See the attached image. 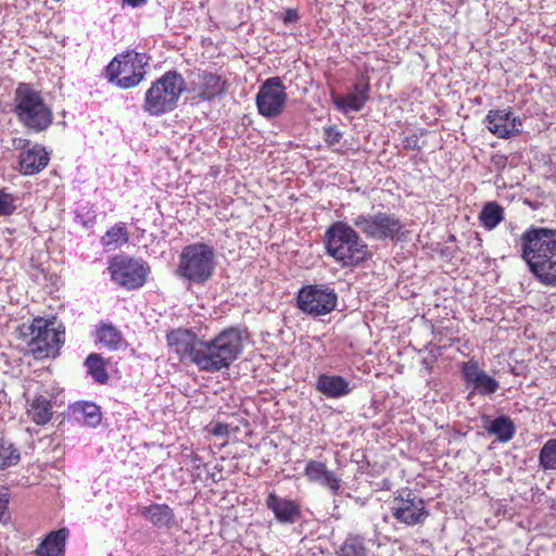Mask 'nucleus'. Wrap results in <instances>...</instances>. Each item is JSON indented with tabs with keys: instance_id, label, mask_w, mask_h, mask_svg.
Returning <instances> with one entry per match:
<instances>
[{
	"instance_id": "5701e85b",
	"label": "nucleus",
	"mask_w": 556,
	"mask_h": 556,
	"mask_svg": "<svg viewBox=\"0 0 556 556\" xmlns=\"http://www.w3.org/2000/svg\"><path fill=\"white\" fill-rule=\"evenodd\" d=\"M67 536L68 530L65 528L50 532L37 547V556H61L64 552Z\"/></svg>"
},
{
	"instance_id": "aec40b11",
	"label": "nucleus",
	"mask_w": 556,
	"mask_h": 556,
	"mask_svg": "<svg viewBox=\"0 0 556 556\" xmlns=\"http://www.w3.org/2000/svg\"><path fill=\"white\" fill-rule=\"evenodd\" d=\"M49 159V154L45 148L36 144L21 154V172L24 175H33L39 173L48 165Z\"/></svg>"
},
{
	"instance_id": "ea45409f",
	"label": "nucleus",
	"mask_w": 556,
	"mask_h": 556,
	"mask_svg": "<svg viewBox=\"0 0 556 556\" xmlns=\"http://www.w3.org/2000/svg\"><path fill=\"white\" fill-rule=\"evenodd\" d=\"M123 2L131 8H138L146 4L147 0H123Z\"/></svg>"
},
{
	"instance_id": "f257e3e1",
	"label": "nucleus",
	"mask_w": 556,
	"mask_h": 556,
	"mask_svg": "<svg viewBox=\"0 0 556 556\" xmlns=\"http://www.w3.org/2000/svg\"><path fill=\"white\" fill-rule=\"evenodd\" d=\"M522 258L538 280L556 287V230L531 228L521 236Z\"/></svg>"
},
{
	"instance_id": "cd10ccee",
	"label": "nucleus",
	"mask_w": 556,
	"mask_h": 556,
	"mask_svg": "<svg viewBox=\"0 0 556 556\" xmlns=\"http://www.w3.org/2000/svg\"><path fill=\"white\" fill-rule=\"evenodd\" d=\"M479 218L486 229H494L504 218L503 207L495 202L486 203L480 212Z\"/></svg>"
},
{
	"instance_id": "c756f323",
	"label": "nucleus",
	"mask_w": 556,
	"mask_h": 556,
	"mask_svg": "<svg viewBox=\"0 0 556 556\" xmlns=\"http://www.w3.org/2000/svg\"><path fill=\"white\" fill-rule=\"evenodd\" d=\"M332 99L334 105L342 112H358L366 104V98L357 97L356 94L351 92L345 97L333 96Z\"/></svg>"
},
{
	"instance_id": "a19ab883",
	"label": "nucleus",
	"mask_w": 556,
	"mask_h": 556,
	"mask_svg": "<svg viewBox=\"0 0 556 556\" xmlns=\"http://www.w3.org/2000/svg\"><path fill=\"white\" fill-rule=\"evenodd\" d=\"M213 433L216 434V435L226 434L227 433V426L226 425H222V424L216 425V427L213 430Z\"/></svg>"
},
{
	"instance_id": "c9c22d12",
	"label": "nucleus",
	"mask_w": 556,
	"mask_h": 556,
	"mask_svg": "<svg viewBox=\"0 0 556 556\" xmlns=\"http://www.w3.org/2000/svg\"><path fill=\"white\" fill-rule=\"evenodd\" d=\"M10 502V493L7 489L0 490V522H7L10 519L8 505Z\"/></svg>"
},
{
	"instance_id": "f3484780",
	"label": "nucleus",
	"mask_w": 556,
	"mask_h": 556,
	"mask_svg": "<svg viewBox=\"0 0 556 556\" xmlns=\"http://www.w3.org/2000/svg\"><path fill=\"white\" fill-rule=\"evenodd\" d=\"M228 84L219 75L208 72H198L191 81V89L197 98L202 101H211L226 92Z\"/></svg>"
},
{
	"instance_id": "4468645a",
	"label": "nucleus",
	"mask_w": 556,
	"mask_h": 556,
	"mask_svg": "<svg viewBox=\"0 0 556 556\" xmlns=\"http://www.w3.org/2000/svg\"><path fill=\"white\" fill-rule=\"evenodd\" d=\"M462 376L466 388L470 390V395H491L500 388V383L482 370L476 361L463 363Z\"/></svg>"
},
{
	"instance_id": "7ed1b4c3",
	"label": "nucleus",
	"mask_w": 556,
	"mask_h": 556,
	"mask_svg": "<svg viewBox=\"0 0 556 556\" xmlns=\"http://www.w3.org/2000/svg\"><path fill=\"white\" fill-rule=\"evenodd\" d=\"M326 248L329 255L343 266L358 264L367 254V244L351 226L343 222H337L328 228Z\"/></svg>"
},
{
	"instance_id": "412c9836",
	"label": "nucleus",
	"mask_w": 556,
	"mask_h": 556,
	"mask_svg": "<svg viewBox=\"0 0 556 556\" xmlns=\"http://www.w3.org/2000/svg\"><path fill=\"white\" fill-rule=\"evenodd\" d=\"M139 514L157 528H170L175 522L174 510L166 504H150L141 506Z\"/></svg>"
},
{
	"instance_id": "39448f33",
	"label": "nucleus",
	"mask_w": 556,
	"mask_h": 556,
	"mask_svg": "<svg viewBox=\"0 0 556 556\" xmlns=\"http://www.w3.org/2000/svg\"><path fill=\"white\" fill-rule=\"evenodd\" d=\"M14 102V112L25 127L42 131L52 124L51 109L31 86L20 84L15 90Z\"/></svg>"
},
{
	"instance_id": "f03ea898",
	"label": "nucleus",
	"mask_w": 556,
	"mask_h": 556,
	"mask_svg": "<svg viewBox=\"0 0 556 556\" xmlns=\"http://www.w3.org/2000/svg\"><path fill=\"white\" fill-rule=\"evenodd\" d=\"M242 348V332L236 328L226 329L213 340L202 341L197 354V367L211 372L228 368L238 358Z\"/></svg>"
},
{
	"instance_id": "a878e982",
	"label": "nucleus",
	"mask_w": 556,
	"mask_h": 556,
	"mask_svg": "<svg viewBox=\"0 0 556 556\" xmlns=\"http://www.w3.org/2000/svg\"><path fill=\"white\" fill-rule=\"evenodd\" d=\"M52 406L50 401L40 395L35 397L27 412L29 418L37 425H46L52 416Z\"/></svg>"
},
{
	"instance_id": "2f4dec72",
	"label": "nucleus",
	"mask_w": 556,
	"mask_h": 556,
	"mask_svg": "<svg viewBox=\"0 0 556 556\" xmlns=\"http://www.w3.org/2000/svg\"><path fill=\"white\" fill-rule=\"evenodd\" d=\"M85 364L94 380L101 383L108 380V374L105 371L103 361L98 354H90Z\"/></svg>"
},
{
	"instance_id": "393cba45",
	"label": "nucleus",
	"mask_w": 556,
	"mask_h": 556,
	"mask_svg": "<svg viewBox=\"0 0 556 556\" xmlns=\"http://www.w3.org/2000/svg\"><path fill=\"white\" fill-rule=\"evenodd\" d=\"M97 338L111 351H116L125 344L122 333L111 324H101L97 330Z\"/></svg>"
},
{
	"instance_id": "dca6fc26",
	"label": "nucleus",
	"mask_w": 556,
	"mask_h": 556,
	"mask_svg": "<svg viewBox=\"0 0 556 556\" xmlns=\"http://www.w3.org/2000/svg\"><path fill=\"white\" fill-rule=\"evenodd\" d=\"M490 132L497 138H510L520 134L521 121L507 110H491L484 119Z\"/></svg>"
},
{
	"instance_id": "473e14b6",
	"label": "nucleus",
	"mask_w": 556,
	"mask_h": 556,
	"mask_svg": "<svg viewBox=\"0 0 556 556\" xmlns=\"http://www.w3.org/2000/svg\"><path fill=\"white\" fill-rule=\"evenodd\" d=\"M20 453L13 445L4 440H0V469L17 464Z\"/></svg>"
},
{
	"instance_id": "72a5a7b5",
	"label": "nucleus",
	"mask_w": 556,
	"mask_h": 556,
	"mask_svg": "<svg viewBox=\"0 0 556 556\" xmlns=\"http://www.w3.org/2000/svg\"><path fill=\"white\" fill-rule=\"evenodd\" d=\"M339 556H367L363 539L358 536L346 539Z\"/></svg>"
},
{
	"instance_id": "c03bdc74",
	"label": "nucleus",
	"mask_w": 556,
	"mask_h": 556,
	"mask_svg": "<svg viewBox=\"0 0 556 556\" xmlns=\"http://www.w3.org/2000/svg\"><path fill=\"white\" fill-rule=\"evenodd\" d=\"M414 143H416V140H414ZM415 146H416V144H413V142L407 141V147H408V148H414Z\"/></svg>"
},
{
	"instance_id": "0eeeda50",
	"label": "nucleus",
	"mask_w": 556,
	"mask_h": 556,
	"mask_svg": "<svg viewBox=\"0 0 556 556\" xmlns=\"http://www.w3.org/2000/svg\"><path fill=\"white\" fill-rule=\"evenodd\" d=\"M22 329V336L29 337L28 345L35 358L54 357L58 355L61 344L64 342L65 328L54 327V320L37 317L33 323Z\"/></svg>"
},
{
	"instance_id": "423d86ee",
	"label": "nucleus",
	"mask_w": 556,
	"mask_h": 556,
	"mask_svg": "<svg viewBox=\"0 0 556 556\" xmlns=\"http://www.w3.org/2000/svg\"><path fill=\"white\" fill-rule=\"evenodd\" d=\"M215 266L214 249L205 243H192L182 249L175 273L190 283L203 285L213 276Z\"/></svg>"
},
{
	"instance_id": "20e7f679",
	"label": "nucleus",
	"mask_w": 556,
	"mask_h": 556,
	"mask_svg": "<svg viewBox=\"0 0 556 556\" xmlns=\"http://www.w3.org/2000/svg\"><path fill=\"white\" fill-rule=\"evenodd\" d=\"M185 91L184 77L176 71H169L147 90L143 109L155 116L173 111Z\"/></svg>"
},
{
	"instance_id": "bb28decb",
	"label": "nucleus",
	"mask_w": 556,
	"mask_h": 556,
	"mask_svg": "<svg viewBox=\"0 0 556 556\" xmlns=\"http://www.w3.org/2000/svg\"><path fill=\"white\" fill-rule=\"evenodd\" d=\"M486 431L490 434L495 435L498 441L507 442L515 434V426L510 418L506 416H500L491 421V424L486 427Z\"/></svg>"
},
{
	"instance_id": "79ce46f5",
	"label": "nucleus",
	"mask_w": 556,
	"mask_h": 556,
	"mask_svg": "<svg viewBox=\"0 0 556 556\" xmlns=\"http://www.w3.org/2000/svg\"><path fill=\"white\" fill-rule=\"evenodd\" d=\"M26 142H28V141H27V140H24V139H15V140H14V146H15V147H21V144H22V143L24 144V143H26Z\"/></svg>"
},
{
	"instance_id": "9b49d317",
	"label": "nucleus",
	"mask_w": 556,
	"mask_h": 556,
	"mask_svg": "<svg viewBox=\"0 0 556 556\" xmlns=\"http://www.w3.org/2000/svg\"><path fill=\"white\" fill-rule=\"evenodd\" d=\"M255 101L261 115L268 118L279 116L287 103L286 87L281 78L270 77L266 79L261 85Z\"/></svg>"
},
{
	"instance_id": "f8f14e48",
	"label": "nucleus",
	"mask_w": 556,
	"mask_h": 556,
	"mask_svg": "<svg viewBox=\"0 0 556 556\" xmlns=\"http://www.w3.org/2000/svg\"><path fill=\"white\" fill-rule=\"evenodd\" d=\"M109 270L112 279L119 286L137 289L143 286L150 269L142 262L118 255L111 261Z\"/></svg>"
},
{
	"instance_id": "4be33fe9",
	"label": "nucleus",
	"mask_w": 556,
	"mask_h": 556,
	"mask_svg": "<svg viewBox=\"0 0 556 556\" xmlns=\"http://www.w3.org/2000/svg\"><path fill=\"white\" fill-rule=\"evenodd\" d=\"M316 390L327 397L338 399L351 392L350 383L341 376L320 375L316 381Z\"/></svg>"
},
{
	"instance_id": "f704fd0d",
	"label": "nucleus",
	"mask_w": 556,
	"mask_h": 556,
	"mask_svg": "<svg viewBox=\"0 0 556 556\" xmlns=\"http://www.w3.org/2000/svg\"><path fill=\"white\" fill-rule=\"evenodd\" d=\"M15 210L12 194L0 190V216L11 215Z\"/></svg>"
},
{
	"instance_id": "e433bc0d",
	"label": "nucleus",
	"mask_w": 556,
	"mask_h": 556,
	"mask_svg": "<svg viewBox=\"0 0 556 556\" xmlns=\"http://www.w3.org/2000/svg\"><path fill=\"white\" fill-rule=\"evenodd\" d=\"M368 90H369V84L366 81H358L354 85V90L351 93L356 94L361 98H366V101L368 100Z\"/></svg>"
},
{
	"instance_id": "6e6552de",
	"label": "nucleus",
	"mask_w": 556,
	"mask_h": 556,
	"mask_svg": "<svg viewBox=\"0 0 556 556\" xmlns=\"http://www.w3.org/2000/svg\"><path fill=\"white\" fill-rule=\"evenodd\" d=\"M148 66L146 54L126 52L115 56L106 67V76L111 83L123 89L136 87L143 79Z\"/></svg>"
},
{
	"instance_id": "a211bd4d",
	"label": "nucleus",
	"mask_w": 556,
	"mask_h": 556,
	"mask_svg": "<svg viewBox=\"0 0 556 556\" xmlns=\"http://www.w3.org/2000/svg\"><path fill=\"white\" fill-rule=\"evenodd\" d=\"M304 475L309 482L317 483L328 489L333 495L338 494L341 489V478L329 470L323 462L308 460L304 469Z\"/></svg>"
},
{
	"instance_id": "b1692460",
	"label": "nucleus",
	"mask_w": 556,
	"mask_h": 556,
	"mask_svg": "<svg viewBox=\"0 0 556 556\" xmlns=\"http://www.w3.org/2000/svg\"><path fill=\"white\" fill-rule=\"evenodd\" d=\"M73 415L88 427H97L102 420L100 407L94 403L80 402L72 406Z\"/></svg>"
},
{
	"instance_id": "c85d7f7f",
	"label": "nucleus",
	"mask_w": 556,
	"mask_h": 556,
	"mask_svg": "<svg viewBox=\"0 0 556 556\" xmlns=\"http://www.w3.org/2000/svg\"><path fill=\"white\" fill-rule=\"evenodd\" d=\"M128 241L126 228L122 225H115L110 228L101 238V243L106 250H115Z\"/></svg>"
},
{
	"instance_id": "9d476101",
	"label": "nucleus",
	"mask_w": 556,
	"mask_h": 556,
	"mask_svg": "<svg viewBox=\"0 0 556 556\" xmlns=\"http://www.w3.org/2000/svg\"><path fill=\"white\" fill-rule=\"evenodd\" d=\"M296 300L299 308L314 317L332 312L337 305L334 290L319 285L303 287Z\"/></svg>"
},
{
	"instance_id": "58836bf2",
	"label": "nucleus",
	"mask_w": 556,
	"mask_h": 556,
	"mask_svg": "<svg viewBox=\"0 0 556 556\" xmlns=\"http://www.w3.org/2000/svg\"><path fill=\"white\" fill-rule=\"evenodd\" d=\"M299 18L298 12L295 10H288L286 12L285 22H295Z\"/></svg>"
},
{
	"instance_id": "ddd939ff",
	"label": "nucleus",
	"mask_w": 556,
	"mask_h": 556,
	"mask_svg": "<svg viewBox=\"0 0 556 556\" xmlns=\"http://www.w3.org/2000/svg\"><path fill=\"white\" fill-rule=\"evenodd\" d=\"M392 516L406 526L421 525L429 513L422 498L412 492L401 493L391 502Z\"/></svg>"
},
{
	"instance_id": "4c0bfd02",
	"label": "nucleus",
	"mask_w": 556,
	"mask_h": 556,
	"mask_svg": "<svg viewBox=\"0 0 556 556\" xmlns=\"http://www.w3.org/2000/svg\"><path fill=\"white\" fill-rule=\"evenodd\" d=\"M326 141L333 146L339 142L341 138V134L333 127H329L326 129Z\"/></svg>"
},
{
	"instance_id": "1a4fd4ad",
	"label": "nucleus",
	"mask_w": 556,
	"mask_h": 556,
	"mask_svg": "<svg viewBox=\"0 0 556 556\" xmlns=\"http://www.w3.org/2000/svg\"><path fill=\"white\" fill-rule=\"evenodd\" d=\"M354 226L368 239H395L403 228L401 220L389 213L359 214L353 219Z\"/></svg>"
},
{
	"instance_id": "2eb2a0df",
	"label": "nucleus",
	"mask_w": 556,
	"mask_h": 556,
	"mask_svg": "<svg viewBox=\"0 0 556 556\" xmlns=\"http://www.w3.org/2000/svg\"><path fill=\"white\" fill-rule=\"evenodd\" d=\"M167 343L169 349L178 355L179 361H189L197 366V354L202 341L193 332L181 328L175 329L167 333Z\"/></svg>"
},
{
	"instance_id": "6ab92c4d",
	"label": "nucleus",
	"mask_w": 556,
	"mask_h": 556,
	"mask_svg": "<svg viewBox=\"0 0 556 556\" xmlns=\"http://www.w3.org/2000/svg\"><path fill=\"white\" fill-rule=\"evenodd\" d=\"M266 506L280 523L292 525L301 516L300 506L295 502L279 497L274 493L267 496Z\"/></svg>"
},
{
	"instance_id": "37998d69",
	"label": "nucleus",
	"mask_w": 556,
	"mask_h": 556,
	"mask_svg": "<svg viewBox=\"0 0 556 556\" xmlns=\"http://www.w3.org/2000/svg\"><path fill=\"white\" fill-rule=\"evenodd\" d=\"M414 143H416V140H414ZM415 146H416V144H413V142L407 141V147H408V148H414Z\"/></svg>"
},
{
	"instance_id": "7c9ffc66",
	"label": "nucleus",
	"mask_w": 556,
	"mask_h": 556,
	"mask_svg": "<svg viewBox=\"0 0 556 556\" xmlns=\"http://www.w3.org/2000/svg\"><path fill=\"white\" fill-rule=\"evenodd\" d=\"M539 463L544 470H556V439L544 443L540 451Z\"/></svg>"
}]
</instances>
